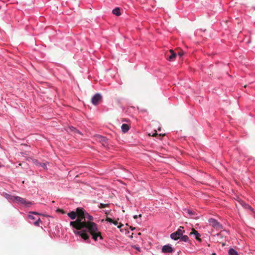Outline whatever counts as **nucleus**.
I'll list each match as a JSON object with an SVG mask.
<instances>
[{"instance_id":"obj_26","label":"nucleus","mask_w":255,"mask_h":255,"mask_svg":"<svg viewBox=\"0 0 255 255\" xmlns=\"http://www.w3.org/2000/svg\"><path fill=\"white\" fill-rule=\"evenodd\" d=\"M179 55L180 57H181L183 55V54L181 53H179Z\"/></svg>"},{"instance_id":"obj_1","label":"nucleus","mask_w":255,"mask_h":255,"mask_svg":"<svg viewBox=\"0 0 255 255\" xmlns=\"http://www.w3.org/2000/svg\"><path fill=\"white\" fill-rule=\"evenodd\" d=\"M76 211L78 214L77 219L76 221H71L70 223V226L73 228L78 230H81V231L74 230V233L75 235L81 239L86 241L89 239V236L88 233H89L92 236L94 241H98V238L102 240L103 238L101 233L98 230L97 224L94 222L85 221V218L90 221H93V217L89 215L82 208H77Z\"/></svg>"},{"instance_id":"obj_8","label":"nucleus","mask_w":255,"mask_h":255,"mask_svg":"<svg viewBox=\"0 0 255 255\" xmlns=\"http://www.w3.org/2000/svg\"><path fill=\"white\" fill-rule=\"evenodd\" d=\"M184 214L190 217L194 218V216L195 215V212L190 209H184Z\"/></svg>"},{"instance_id":"obj_14","label":"nucleus","mask_w":255,"mask_h":255,"mask_svg":"<svg viewBox=\"0 0 255 255\" xmlns=\"http://www.w3.org/2000/svg\"><path fill=\"white\" fill-rule=\"evenodd\" d=\"M190 234H193L195 236V238L197 240H200V237H201V235L195 230H193V232L190 233Z\"/></svg>"},{"instance_id":"obj_6","label":"nucleus","mask_w":255,"mask_h":255,"mask_svg":"<svg viewBox=\"0 0 255 255\" xmlns=\"http://www.w3.org/2000/svg\"><path fill=\"white\" fill-rule=\"evenodd\" d=\"M173 251L170 245L163 246L162 248V252L163 253H171Z\"/></svg>"},{"instance_id":"obj_5","label":"nucleus","mask_w":255,"mask_h":255,"mask_svg":"<svg viewBox=\"0 0 255 255\" xmlns=\"http://www.w3.org/2000/svg\"><path fill=\"white\" fill-rule=\"evenodd\" d=\"M102 98V96L100 94L96 93L95 94L92 98L91 102L94 105H97L100 101V100Z\"/></svg>"},{"instance_id":"obj_24","label":"nucleus","mask_w":255,"mask_h":255,"mask_svg":"<svg viewBox=\"0 0 255 255\" xmlns=\"http://www.w3.org/2000/svg\"><path fill=\"white\" fill-rule=\"evenodd\" d=\"M113 223L115 225H117L118 224V222L117 221H115V222H113Z\"/></svg>"},{"instance_id":"obj_3","label":"nucleus","mask_w":255,"mask_h":255,"mask_svg":"<svg viewBox=\"0 0 255 255\" xmlns=\"http://www.w3.org/2000/svg\"><path fill=\"white\" fill-rule=\"evenodd\" d=\"M183 229L184 228L183 227H179V228L176 232L172 233L170 235L171 239L175 241L180 239V237L185 232L184 230H183Z\"/></svg>"},{"instance_id":"obj_16","label":"nucleus","mask_w":255,"mask_h":255,"mask_svg":"<svg viewBox=\"0 0 255 255\" xmlns=\"http://www.w3.org/2000/svg\"><path fill=\"white\" fill-rule=\"evenodd\" d=\"M180 241H182L184 242H188L189 241V239L188 236L182 235L180 238Z\"/></svg>"},{"instance_id":"obj_18","label":"nucleus","mask_w":255,"mask_h":255,"mask_svg":"<svg viewBox=\"0 0 255 255\" xmlns=\"http://www.w3.org/2000/svg\"><path fill=\"white\" fill-rule=\"evenodd\" d=\"M32 205V202L28 201H26V200L24 202V203L23 204V205H24L26 207H29Z\"/></svg>"},{"instance_id":"obj_28","label":"nucleus","mask_w":255,"mask_h":255,"mask_svg":"<svg viewBox=\"0 0 255 255\" xmlns=\"http://www.w3.org/2000/svg\"><path fill=\"white\" fill-rule=\"evenodd\" d=\"M217 235L218 236H220V234H218Z\"/></svg>"},{"instance_id":"obj_9","label":"nucleus","mask_w":255,"mask_h":255,"mask_svg":"<svg viewBox=\"0 0 255 255\" xmlns=\"http://www.w3.org/2000/svg\"><path fill=\"white\" fill-rule=\"evenodd\" d=\"M17 196H11L7 193L5 194V197L10 202H14L15 201V197H17Z\"/></svg>"},{"instance_id":"obj_2","label":"nucleus","mask_w":255,"mask_h":255,"mask_svg":"<svg viewBox=\"0 0 255 255\" xmlns=\"http://www.w3.org/2000/svg\"><path fill=\"white\" fill-rule=\"evenodd\" d=\"M39 214L35 212H30L28 215V218L30 220L29 223L36 226H39L41 222L40 218L38 217Z\"/></svg>"},{"instance_id":"obj_25","label":"nucleus","mask_w":255,"mask_h":255,"mask_svg":"<svg viewBox=\"0 0 255 255\" xmlns=\"http://www.w3.org/2000/svg\"><path fill=\"white\" fill-rule=\"evenodd\" d=\"M138 216H137V215H134V216H133V218H134V219H137V218Z\"/></svg>"},{"instance_id":"obj_21","label":"nucleus","mask_w":255,"mask_h":255,"mask_svg":"<svg viewBox=\"0 0 255 255\" xmlns=\"http://www.w3.org/2000/svg\"><path fill=\"white\" fill-rule=\"evenodd\" d=\"M107 221H108V222H109L113 223V220H112V219H111V218H108L107 219Z\"/></svg>"},{"instance_id":"obj_22","label":"nucleus","mask_w":255,"mask_h":255,"mask_svg":"<svg viewBox=\"0 0 255 255\" xmlns=\"http://www.w3.org/2000/svg\"><path fill=\"white\" fill-rule=\"evenodd\" d=\"M134 249H135L137 251L140 252V249L139 247H134Z\"/></svg>"},{"instance_id":"obj_23","label":"nucleus","mask_w":255,"mask_h":255,"mask_svg":"<svg viewBox=\"0 0 255 255\" xmlns=\"http://www.w3.org/2000/svg\"><path fill=\"white\" fill-rule=\"evenodd\" d=\"M70 129H71V130L73 131L74 130H76V128L73 127H71L70 128Z\"/></svg>"},{"instance_id":"obj_12","label":"nucleus","mask_w":255,"mask_h":255,"mask_svg":"<svg viewBox=\"0 0 255 255\" xmlns=\"http://www.w3.org/2000/svg\"><path fill=\"white\" fill-rule=\"evenodd\" d=\"M25 201V199L22 198L19 196H17V197H15V202L17 203H20L21 204L23 205Z\"/></svg>"},{"instance_id":"obj_10","label":"nucleus","mask_w":255,"mask_h":255,"mask_svg":"<svg viewBox=\"0 0 255 255\" xmlns=\"http://www.w3.org/2000/svg\"><path fill=\"white\" fill-rule=\"evenodd\" d=\"M67 215L71 220L75 219L77 216H78L77 212H75L74 211L70 212L68 213Z\"/></svg>"},{"instance_id":"obj_11","label":"nucleus","mask_w":255,"mask_h":255,"mask_svg":"<svg viewBox=\"0 0 255 255\" xmlns=\"http://www.w3.org/2000/svg\"><path fill=\"white\" fill-rule=\"evenodd\" d=\"M122 130L124 133L128 132L129 129V127L128 124H123L121 126Z\"/></svg>"},{"instance_id":"obj_27","label":"nucleus","mask_w":255,"mask_h":255,"mask_svg":"<svg viewBox=\"0 0 255 255\" xmlns=\"http://www.w3.org/2000/svg\"><path fill=\"white\" fill-rule=\"evenodd\" d=\"M122 226V225L118 226V228H120Z\"/></svg>"},{"instance_id":"obj_15","label":"nucleus","mask_w":255,"mask_h":255,"mask_svg":"<svg viewBox=\"0 0 255 255\" xmlns=\"http://www.w3.org/2000/svg\"><path fill=\"white\" fill-rule=\"evenodd\" d=\"M112 12L116 16H120L121 15L120 9L119 7H116L112 11Z\"/></svg>"},{"instance_id":"obj_17","label":"nucleus","mask_w":255,"mask_h":255,"mask_svg":"<svg viewBox=\"0 0 255 255\" xmlns=\"http://www.w3.org/2000/svg\"><path fill=\"white\" fill-rule=\"evenodd\" d=\"M228 253L229 255H238V252L233 248L229 249Z\"/></svg>"},{"instance_id":"obj_19","label":"nucleus","mask_w":255,"mask_h":255,"mask_svg":"<svg viewBox=\"0 0 255 255\" xmlns=\"http://www.w3.org/2000/svg\"><path fill=\"white\" fill-rule=\"evenodd\" d=\"M38 165L45 169H47V163H39Z\"/></svg>"},{"instance_id":"obj_7","label":"nucleus","mask_w":255,"mask_h":255,"mask_svg":"<svg viewBox=\"0 0 255 255\" xmlns=\"http://www.w3.org/2000/svg\"><path fill=\"white\" fill-rule=\"evenodd\" d=\"M240 204L245 209H247L250 210L253 212H254V209L249 204H246L245 202H244L243 201L241 200L239 201Z\"/></svg>"},{"instance_id":"obj_4","label":"nucleus","mask_w":255,"mask_h":255,"mask_svg":"<svg viewBox=\"0 0 255 255\" xmlns=\"http://www.w3.org/2000/svg\"><path fill=\"white\" fill-rule=\"evenodd\" d=\"M208 222L210 225L212 226L215 229L218 230L223 228L222 225L216 219L210 218L209 219Z\"/></svg>"},{"instance_id":"obj_13","label":"nucleus","mask_w":255,"mask_h":255,"mask_svg":"<svg viewBox=\"0 0 255 255\" xmlns=\"http://www.w3.org/2000/svg\"><path fill=\"white\" fill-rule=\"evenodd\" d=\"M170 52L171 53V54L169 56V57L168 58V59L169 61H173L175 59V58L176 57V54L174 52L173 50H170Z\"/></svg>"},{"instance_id":"obj_20","label":"nucleus","mask_w":255,"mask_h":255,"mask_svg":"<svg viewBox=\"0 0 255 255\" xmlns=\"http://www.w3.org/2000/svg\"><path fill=\"white\" fill-rule=\"evenodd\" d=\"M109 206L108 204L101 203L99 206L100 208H104Z\"/></svg>"}]
</instances>
